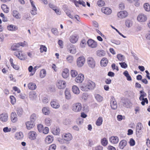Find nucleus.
<instances>
[{
	"instance_id": "f257e3e1",
	"label": "nucleus",
	"mask_w": 150,
	"mask_h": 150,
	"mask_svg": "<svg viewBox=\"0 0 150 150\" xmlns=\"http://www.w3.org/2000/svg\"><path fill=\"white\" fill-rule=\"evenodd\" d=\"M95 83L90 80H88L81 86V89L83 91H88L93 89L95 87Z\"/></svg>"
},
{
	"instance_id": "f03ea898",
	"label": "nucleus",
	"mask_w": 150,
	"mask_h": 150,
	"mask_svg": "<svg viewBox=\"0 0 150 150\" xmlns=\"http://www.w3.org/2000/svg\"><path fill=\"white\" fill-rule=\"evenodd\" d=\"M14 54L17 58L21 60H24L27 58L26 54L21 50L15 52Z\"/></svg>"
},
{
	"instance_id": "7ed1b4c3",
	"label": "nucleus",
	"mask_w": 150,
	"mask_h": 150,
	"mask_svg": "<svg viewBox=\"0 0 150 150\" xmlns=\"http://www.w3.org/2000/svg\"><path fill=\"white\" fill-rule=\"evenodd\" d=\"M71 108L72 110L74 112H80L82 109V105L80 103H75L73 105Z\"/></svg>"
},
{
	"instance_id": "20e7f679",
	"label": "nucleus",
	"mask_w": 150,
	"mask_h": 150,
	"mask_svg": "<svg viewBox=\"0 0 150 150\" xmlns=\"http://www.w3.org/2000/svg\"><path fill=\"white\" fill-rule=\"evenodd\" d=\"M87 44L88 46L92 48H96L98 46L97 42L91 39H89L88 40Z\"/></svg>"
},
{
	"instance_id": "39448f33",
	"label": "nucleus",
	"mask_w": 150,
	"mask_h": 150,
	"mask_svg": "<svg viewBox=\"0 0 150 150\" xmlns=\"http://www.w3.org/2000/svg\"><path fill=\"white\" fill-rule=\"evenodd\" d=\"M29 139L31 140H34L36 139L37 136V133L34 131H30L28 134Z\"/></svg>"
},
{
	"instance_id": "423d86ee",
	"label": "nucleus",
	"mask_w": 150,
	"mask_h": 150,
	"mask_svg": "<svg viewBox=\"0 0 150 150\" xmlns=\"http://www.w3.org/2000/svg\"><path fill=\"white\" fill-rule=\"evenodd\" d=\"M26 128L28 130H30L33 128L35 126V122L32 121H29L25 123Z\"/></svg>"
},
{
	"instance_id": "0eeeda50",
	"label": "nucleus",
	"mask_w": 150,
	"mask_h": 150,
	"mask_svg": "<svg viewBox=\"0 0 150 150\" xmlns=\"http://www.w3.org/2000/svg\"><path fill=\"white\" fill-rule=\"evenodd\" d=\"M57 86L59 89L65 88L66 86V83L64 81L60 80L57 83Z\"/></svg>"
},
{
	"instance_id": "6e6552de",
	"label": "nucleus",
	"mask_w": 150,
	"mask_h": 150,
	"mask_svg": "<svg viewBox=\"0 0 150 150\" xmlns=\"http://www.w3.org/2000/svg\"><path fill=\"white\" fill-rule=\"evenodd\" d=\"M85 62V59L84 57L81 56L79 57L77 60V64L79 67L82 66Z\"/></svg>"
},
{
	"instance_id": "1a4fd4ad",
	"label": "nucleus",
	"mask_w": 150,
	"mask_h": 150,
	"mask_svg": "<svg viewBox=\"0 0 150 150\" xmlns=\"http://www.w3.org/2000/svg\"><path fill=\"white\" fill-rule=\"evenodd\" d=\"M62 137L65 141L67 142L70 141L72 139V136L69 133L63 134L62 136Z\"/></svg>"
},
{
	"instance_id": "9d476101",
	"label": "nucleus",
	"mask_w": 150,
	"mask_h": 150,
	"mask_svg": "<svg viewBox=\"0 0 150 150\" xmlns=\"http://www.w3.org/2000/svg\"><path fill=\"white\" fill-rule=\"evenodd\" d=\"M87 63L88 65L91 68H94L96 65L94 59L91 57H89L87 59Z\"/></svg>"
},
{
	"instance_id": "9b49d317",
	"label": "nucleus",
	"mask_w": 150,
	"mask_h": 150,
	"mask_svg": "<svg viewBox=\"0 0 150 150\" xmlns=\"http://www.w3.org/2000/svg\"><path fill=\"white\" fill-rule=\"evenodd\" d=\"M84 79V75L82 74H79L75 79V81L77 83H81L83 81Z\"/></svg>"
},
{
	"instance_id": "f8f14e48",
	"label": "nucleus",
	"mask_w": 150,
	"mask_h": 150,
	"mask_svg": "<svg viewBox=\"0 0 150 150\" xmlns=\"http://www.w3.org/2000/svg\"><path fill=\"white\" fill-rule=\"evenodd\" d=\"M128 15V12L125 11H120L117 14V17L120 19L125 18L127 17Z\"/></svg>"
},
{
	"instance_id": "ddd939ff",
	"label": "nucleus",
	"mask_w": 150,
	"mask_h": 150,
	"mask_svg": "<svg viewBox=\"0 0 150 150\" xmlns=\"http://www.w3.org/2000/svg\"><path fill=\"white\" fill-rule=\"evenodd\" d=\"M147 17L146 16L143 14H139L137 17V20L140 22H144L146 21Z\"/></svg>"
},
{
	"instance_id": "4468645a",
	"label": "nucleus",
	"mask_w": 150,
	"mask_h": 150,
	"mask_svg": "<svg viewBox=\"0 0 150 150\" xmlns=\"http://www.w3.org/2000/svg\"><path fill=\"white\" fill-rule=\"evenodd\" d=\"M50 103L51 106L53 108L57 109L60 107L59 104L56 100H52L51 101Z\"/></svg>"
},
{
	"instance_id": "2eb2a0df",
	"label": "nucleus",
	"mask_w": 150,
	"mask_h": 150,
	"mask_svg": "<svg viewBox=\"0 0 150 150\" xmlns=\"http://www.w3.org/2000/svg\"><path fill=\"white\" fill-rule=\"evenodd\" d=\"M69 70L67 68H64L62 69V75L64 79L67 78L69 76Z\"/></svg>"
},
{
	"instance_id": "dca6fc26",
	"label": "nucleus",
	"mask_w": 150,
	"mask_h": 150,
	"mask_svg": "<svg viewBox=\"0 0 150 150\" xmlns=\"http://www.w3.org/2000/svg\"><path fill=\"white\" fill-rule=\"evenodd\" d=\"M102 12L106 15H109L112 13V10L109 7H103L101 9Z\"/></svg>"
},
{
	"instance_id": "f3484780",
	"label": "nucleus",
	"mask_w": 150,
	"mask_h": 150,
	"mask_svg": "<svg viewBox=\"0 0 150 150\" xmlns=\"http://www.w3.org/2000/svg\"><path fill=\"white\" fill-rule=\"evenodd\" d=\"M110 106L113 109H115L117 107V105L115 99L113 97L111 98L110 101Z\"/></svg>"
},
{
	"instance_id": "a211bd4d",
	"label": "nucleus",
	"mask_w": 150,
	"mask_h": 150,
	"mask_svg": "<svg viewBox=\"0 0 150 150\" xmlns=\"http://www.w3.org/2000/svg\"><path fill=\"white\" fill-rule=\"evenodd\" d=\"M38 67L36 66L35 67L33 68L32 66H30L28 68V71L31 72L30 74V76H32L35 73Z\"/></svg>"
},
{
	"instance_id": "6ab92c4d",
	"label": "nucleus",
	"mask_w": 150,
	"mask_h": 150,
	"mask_svg": "<svg viewBox=\"0 0 150 150\" xmlns=\"http://www.w3.org/2000/svg\"><path fill=\"white\" fill-rule=\"evenodd\" d=\"M10 118L11 121L13 123H15L17 122L18 119L17 115L15 112H12L11 114Z\"/></svg>"
},
{
	"instance_id": "aec40b11",
	"label": "nucleus",
	"mask_w": 150,
	"mask_h": 150,
	"mask_svg": "<svg viewBox=\"0 0 150 150\" xmlns=\"http://www.w3.org/2000/svg\"><path fill=\"white\" fill-rule=\"evenodd\" d=\"M8 119V115L7 113H2L0 115V120L2 122H6Z\"/></svg>"
},
{
	"instance_id": "412c9836",
	"label": "nucleus",
	"mask_w": 150,
	"mask_h": 150,
	"mask_svg": "<svg viewBox=\"0 0 150 150\" xmlns=\"http://www.w3.org/2000/svg\"><path fill=\"white\" fill-rule=\"evenodd\" d=\"M119 140L118 137L116 136H111L109 139L110 142L113 144H116L118 143Z\"/></svg>"
},
{
	"instance_id": "4be33fe9",
	"label": "nucleus",
	"mask_w": 150,
	"mask_h": 150,
	"mask_svg": "<svg viewBox=\"0 0 150 150\" xmlns=\"http://www.w3.org/2000/svg\"><path fill=\"white\" fill-rule=\"evenodd\" d=\"M127 141L124 139L121 141L119 144V147L121 149H123L127 145Z\"/></svg>"
},
{
	"instance_id": "5701e85b",
	"label": "nucleus",
	"mask_w": 150,
	"mask_h": 150,
	"mask_svg": "<svg viewBox=\"0 0 150 150\" xmlns=\"http://www.w3.org/2000/svg\"><path fill=\"white\" fill-rule=\"evenodd\" d=\"M30 2L31 4L32 9L31 11V13L33 15H35L37 14V9L34 5V2L32 0H30Z\"/></svg>"
},
{
	"instance_id": "b1692460",
	"label": "nucleus",
	"mask_w": 150,
	"mask_h": 150,
	"mask_svg": "<svg viewBox=\"0 0 150 150\" xmlns=\"http://www.w3.org/2000/svg\"><path fill=\"white\" fill-rule=\"evenodd\" d=\"M68 50L70 53L74 54L76 52V48L75 46L72 45H71L68 46Z\"/></svg>"
},
{
	"instance_id": "393cba45",
	"label": "nucleus",
	"mask_w": 150,
	"mask_h": 150,
	"mask_svg": "<svg viewBox=\"0 0 150 150\" xmlns=\"http://www.w3.org/2000/svg\"><path fill=\"white\" fill-rule=\"evenodd\" d=\"M108 63V60L107 58H103L100 62V64L101 66L103 67H106Z\"/></svg>"
},
{
	"instance_id": "a878e982",
	"label": "nucleus",
	"mask_w": 150,
	"mask_h": 150,
	"mask_svg": "<svg viewBox=\"0 0 150 150\" xmlns=\"http://www.w3.org/2000/svg\"><path fill=\"white\" fill-rule=\"evenodd\" d=\"M7 28L9 31H13L17 30L18 27L16 25H10L7 26Z\"/></svg>"
},
{
	"instance_id": "bb28decb",
	"label": "nucleus",
	"mask_w": 150,
	"mask_h": 150,
	"mask_svg": "<svg viewBox=\"0 0 150 150\" xmlns=\"http://www.w3.org/2000/svg\"><path fill=\"white\" fill-rule=\"evenodd\" d=\"M54 139L53 137L51 135L47 136L45 139V142L47 144H50L52 142Z\"/></svg>"
},
{
	"instance_id": "cd10ccee",
	"label": "nucleus",
	"mask_w": 150,
	"mask_h": 150,
	"mask_svg": "<svg viewBox=\"0 0 150 150\" xmlns=\"http://www.w3.org/2000/svg\"><path fill=\"white\" fill-rule=\"evenodd\" d=\"M28 87L30 90H35L37 88L35 84L32 82L29 83L28 85Z\"/></svg>"
},
{
	"instance_id": "c85d7f7f",
	"label": "nucleus",
	"mask_w": 150,
	"mask_h": 150,
	"mask_svg": "<svg viewBox=\"0 0 150 150\" xmlns=\"http://www.w3.org/2000/svg\"><path fill=\"white\" fill-rule=\"evenodd\" d=\"M43 113L45 115H48L50 113L49 108L48 107H44L42 110Z\"/></svg>"
},
{
	"instance_id": "c756f323",
	"label": "nucleus",
	"mask_w": 150,
	"mask_h": 150,
	"mask_svg": "<svg viewBox=\"0 0 150 150\" xmlns=\"http://www.w3.org/2000/svg\"><path fill=\"white\" fill-rule=\"evenodd\" d=\"M12 14L13 17L16 18L18 19L21 18L20 14L16 10H14L13 11Z\"/></svg>"
},
{
	"instance_id": "7c9ffc66",
	"label": "nucleus",
	"mask_w": 150,
	"mask_h": 150,
	"mask_svg": "<svg viewBox=\"0 0 150 150\" xmlns=\"http://www.w3.org/2000/svg\"><path fill=\"white\" fill-rule=\"evenodd\" d=\"M72 92L75 94H78L80 93V90L78 87L76 85L72 86Z\"/></svg>"
},
{
	"instance_id": "2f4dec72",
	"label": "nucleus",
	"mask_w": 150,
	"mask_h": 150,
	"mask_svg": "<svg viewBox=\"0 0 150 150\" xmlns=\"http://www.w3.org/2000/svg\"><path fill=\"white\" fill-rule=\"evenodd\" d=\"M70 42L72 43H76L78 40V38L76 36L72 35L69 38Z\"/></svg>"
},
{
	"instance_id": "473e14b6",
	"label": "nucleus",
	"mask_w": 150,
	"mask_h": 150,
	"mask_svg": "<svg viewBox=\"0 0 150 150\" xmlns=\"http://www.w3.org/2000/svg\"><path fill=\"white\" fill-rule=\"evenodd\" d=\"M15 138L16 139L19 140L22 139L23 137V133L21 132L16 133L15 135Z\"/></svg>"
},
{
	"instance_id": "72a5a7b5",
	"label": "nucleus",
	"mask_w": 150,
	"mask_h": 150,
	"mask_svg": "<svg viewBox=\"0 0 150 150\" xmlns=\"http://www.w3.org/2000/svg\"><path fill=\"white\" fill-rule=\"evenodd\" d=\"M1 8L4 13H7L9 12V8L6 4H2L1 6Z\"/></svg>"
},
{
	"instance_id": "f704fd0d",
	"label": "nucleus",
	"mask_w": 150,
	"mask_h": 150,
	"mask_svg": "<svg viewBox=\"0 0 150 150\" xmlns=\"http://www.w3.org/2000/svg\"><path fill=\"white\" fill-rule=\"evenodd\" d=\"M60 131V129L59 128L56 127L52 129V133L54 134L57 135L59 134Z\"/></svg>"
},
{
	"instance_id": "c9c22d12",
	"label": "nucleus",
	"mask_w": 150,
	"mask_h": 150,
	"mask_svg": "<svg viewBox=\"0 0 150 150\" xmlns=\"http://www.w3.org/2000/svg\"><path fill=\"white\" fill-rule=\"evenodd\" d=\"M19 47V45L18 43H14L11 45V49L13 51H16L18 49Z\"/></svg>"
},
{
	"instance_id": "e433bc0d",
	"label": "nucleus",
	"mask_w": 150,
	"mask_h": 150,
	"mask_svg": "<svg viewBox=\"0 0 150 150\" xmlns=\"http://www.w3.org/2000/svg\"><path fill=\"white\" fill-rule=\"evenodd\" d=\"M142 125L141 123H138L136 127V132H138V133H139L140 131L142 130Z\"/></svg>"
},
{
	"instance_id": "4c0bfd02",
	"label": "nucleus",
	"mask_w": 150,
	"mask_h": 150,
	"mask_svg": "<svg viewBox=\"0 0 150 150\" xmlns=\"http://www.w3.org/2000/svg\"><path fill=\"white\" fill-rule=\"evenodd\" d=\"M97 55L99 57L104 56L105 53L103 50H99L96 52Z\"/></svg>"
},
{
	"instance_id": "58836bf2",
	"label": "nucleus",
	"mask_w": 150,
	"mask_h": 150,
	"mask_svg": "<svg viewBox=\"0 0 150 150\" xmlns=\"http://www.w3.org/2000/svg\"><path fill=\"white\" fill-rule=\"evenodd\" d=\"M65 97L67 99H69L71 98V95L69 91L66 89L65 91Z\"/></svg>"
},
{
	"instance_id": "ea45409f",
	"label": "nucleus",
	"mask_w": 150,
	"mask_h": 150,
	"mask_svg": "<svg viewBox=\"0 0 150 150\" xmlns=\"http://www.w3.org/2000/svg\"><path fill=\"white\" fill-rule=\"evenodd\" d=\"M46 75V71L45 69H42L40 72V76L41 78H44Z\"/></svg>"
},
{
	"instance_id": "a19ab883",
	"label": "nucleus",
	"mask_w": 150,
	"mask_h": 150,
	"mask_svg": "<svg viewBox=\"0 0 150 150\" xmlns=\"http://www.w3.org/2000/svg\"><path fill=\"white\" fill-rule=\"evenodd\" d=\"M95 97L97 101L99 102H100L103 100V97L99 94H96L95 96Z\"/></svg>"
},
{
	"instance_id": "79ce46f5",
	"label": "nucleus",
	"mask_w": 150,
	"mask_h": 150,
	"mask_svg": "<svg viewBox=\"0 0 150 150\" xmlns=\"http://www.w3.org/2000/svg\"><path fill=\"white\" fill-rule=\"evenodd\" d=\"M103 122V119L102 117H99L96 122V125L97 126H100L101 125Z\"/></svg>"
},
{
	"instance_id": "37998d69",
	"label": "nucleus",
	"mask_w": 150,
	"mask_h": 150,
	"mask_svg": "<svg viewBox=\"0 0 150 150\" xmlns=\"http://www.w3.org/2000/svg\"><path fill=\"white\" fill-rule=\"evenodd\" d=\"M40 46V50L41 53L46 52L47 51V48L45 45H41Z\"/></svg>"
},
{
	"instance_id": "c03bdc74",
	"label": "nucleus",
	"mask_w": 150,
	"mask_h": 150,
	"mask_svg": "<svg viewBox=\"0 0 150 150\" xmlns=\"http://www.w3.org/2000/svg\"><path fill=\"white\" fill-rule=\"evenodd\" d=\"M117 57L120 61H123L125 60V57L122 54H119L117 55Z\"/></svg>"
},
{
	"instance_id": "a18cd8bd",
	"label": "nucleus",
	"mask_w": 150,
	"mask_h": 150,
	"mask_svg": "<svg viewBox=\"0 0 150 150\" xmlns=\"http://www.w3.org/2000/svg\"><path fill=\"white\" fill-rule=\"evenodd\" d=\"M70 74L72 77H75L78 75V72L75 70H71L70 71Z\"/></svg>"
},
{
	"instance_id": "49530a36",
	"label": "nucleus",
	"mask_w": 150,
	"mask_h": 150,
	"mask_svg": "<svg viewBox=\"0 0 150 150\" xmlns=\"http://www.w3.org/2000/svg\"><path fill=\"white\" fill-rule=\"evenodd\" d=\"M124 75L127 77V80L129 81L132 80V78L127 71H125L123 73Z\"/></svg>"
},
{
	"instance_id": "de8ad7c7",
	"label": "nucleus",
	"mask_w": 150,
	"mask_h": 150,
	"mask_svg": "<svg viewBox=\"0 0 150 150\" xmlns=\"http://www.w3.org/2000/svg\"><path fill=\"white\" fill-rule=\"evenodd\" d=\"M51 120L50 118L47 117L45 119V123L46 125L49 126L51 124Z\"/></svg>"
},
{
	"instance_id": "09e8293b",
	"label": "nucleus",
	"mask_w": 150,
	"mask_h": 150,
	"mask_svg": "<svg viewBox=\"0 0 150 150\" xmlns=\"http://www.w3.org/2000/svg\"><path fill=\"white\" fill-rule=\"evenodd\" d=\"M16 112L18 116H21L23 114V111L22 108H19L17 109Z\"/></svg>"
},
{
	"instance_id": "8fccbe9b",
	"label": "nucleus",
	"mask_w": 150,
	"mask_h": 150,
	"mask_svg": "<svg viewBox=\"0 0 150 150\" xmlns=\"http://www.w3.org/2000/svg\"><path fill=\"white\" fill-rule=\"evenodd\" d=\"M101 143L103 146H105L108 144V141L106 138H104L101 139Z\"/></svg>"
},
{
	"instance_id": "3c124183",
	"label": "nucleus",
	"mask_w": 150,
	"mask_h": 150,
	"mask_svg": "<svg viewBox=\"0 0 150 150\" xmlns=\"http://www.w3.org/2000/svg\"><path fill=\"white\" fill-rule=\"evenodd\" d=\"M144 7L146 11H150V6L149 4L147 3L145 4L144 5Z\"/></svg>"
},
{
	"instance_id": "603ef678",
	"label": "nucleus",
	"mask_w": 150,
	"mask_h": 150,
	"mask_svg": "<svg viewBox=\"0 0 150 150\" xmlns=\"http://www.w3.org/2000/svg\"><path fill=\"white\" fill-rule=\"evenodd\" d=\"M97 4L99 6L102 7L104 6L105 2L103 0H100L97 1Z\"/></svg>"
},
{
	"instance_id": "864d4df0",
	"label": "nucleus",
	"mask_w": 150,
	"mask_h": 150,
	"mask_svg": "<svg viewBox=\"0 0 150 150\" xmlns=\"http://www.w3.org/2000/svg\"><path fill=\"white\" fill-rule=\"evenodd\" d=\"M37 119V116L36 114L33 113L31 115L30 118V121H32L35 122Z\"/></svg>"
},
{
	"instance_id": "5fc2aeb1",
	"label": "nucleus",
	"mask_w": 150,
	"mask_h": 150,
	"mask_svg": "<svg viewBox=\"0 0 150 150\" xmlns=\"http://www.w3.org/2000/svg\"><path fill=\"white\" fill-rule=\"evenodd\" d=\"M36 97V93L35 92H32L30 93L29 94L30 98L33 99L35 98Z\"/></svg>"
},
{
	"instance_id": "6e6d98bb",
	"label": "nucleus",
	"mask_w": 150,
	"mask_h": 150,
	"mask_svg": "<svg viewBox=\"0 0 150 150\" xmlns=\"http://www.w3.org/2000/svg\"><path fill=\"white\" fill-rule=\"evenodd\" d=\"M11 99V103L13 105L15 104L16 101V98L13 96H11L10 97Z\"/></svg>"
},
{
	"instance_id": "4d7b16f0",
	"label": "nucleus",
	"mask_w": 150,
	"mask_h": 150,
	"mask_svg": "<svg viewBox=\"0 0 150 150\" xmlns=\"http://www.w3.org/2000/svg\"><path fill=\"white\" fill-rule=\"evenodd\" d=\"M140 93L141 94V95L139 98V100H141V99L144 98V97L146 96V94L143 91H140Z\"/></svg>"
},
{
	"instance_id": "13d9d810",
	"label": "nucleus",
	"mask_w": 150,
	"mask_h": 150,
	"mask_svg": "<svg viewBox=\"0 0 150 150\" xmlns=\"http://www.w3.org/2000/svg\"><path fill=\"white\" fill-rule=\"evenodd\" d=\"M140 100L142 101L141 102V104L142 105H144L145 103H146L147 104L148 103V100L146 98L141 99V100Z\"/></svg>"
},
{
	"instance_id": "bf43d9fd",
	"label": "nucleus",
	"mask_w": 150,
	"mask_h": 150,
	"mask_svg": "<svg viewBox=\"0 0 150 150\" xmlns=\"http://www.w3.org/2000/svg\"><path fill=\"white\" fill-rule=\"evenodd\" d=\"M37 128L39 132H41L44 128L42 124H40L38 125Z\"/></svg>"
},
{
	"instance_id": "052dcab7",
	"label": "nucleus",
	"mask_w": 150,
	"mask_h": 150,
	"mask_svg": "<svg viewBox=\"0 0 150 150\" xmlns=\"http://www.w3.org/2000/svg\"><path fill=\"white\" fill-rule=\"evenodd\" d=\"M67 60L69 63H71L73 61V57L72 56L69 55L67 57Z\"/></svg>"
},
{
	"instance_id": "680f3d73",
	"label": "nucleus",
	"mask_w": 150,
	"mask_h": 150,
	"mask_svg": "<svg viewBox=\"0 0 150 150\" xmlns=\"http://www.w3.org/2000/svg\"><path fill=\"white\" fill-rule=\"evenodd\" d=\"M129 143L130 146H133L135 145V142L133 139L131 138L130 139Z\"/></svg>"
},
{
	"instance_id": "e2e57ef3",
	"label": "nucleus",
	"mask_w": 150,
	"mask_h": 150,
	"mask_svg": "<svg viewBox=\"0 0 150 150\" xmlns=\"http://www.w3.org/2000/svg\"><path fill=\"white\" fill-rule=\"evenodd\" d=\"M119 64L120 65L121 67L122 68L125 69L127 67V64L125 62H120Z\"/></svg>"
},
{
	"instance_id": "0e129e2a",
	"label": "nucleus",
	"mask_w": 150,
	"mask_h": 150,
	"mask_svg": "<svg viewBox=\"0 0 150 150\" xmlns=\"http://www.w3.org/2000/svg\"><path fill=\"white\" fill-rule=\"evenodd\" d=\"M49 132V129L48 127H45L43 128L42 132L44 134H46L48 133Z\"/></svg>"
},
{
	"instance_id": "69168bd1",
	"label": "nucleus",
	"mask_w": 150,
	"mask_h": 150,
	"mask_svg": "<svg viewBox=\"0 0 150 150\" xmlns=\"http://www.w3.org/2000/svg\"><path fill=\"white\" fill-rule=\"evenodd\" d=\"M56 148V145L55 144H53L50 146L49 147V150H55Z\"/></svg>"
},
{
	"instance_id": "338daca9",
	"label": "nucleus",
	"mask_w": 150,
	"mask_h": 150,
	"mask_svg": "<svg viewBox=\"0 0 150 150\" xmlns=\"http://www.w3.org/2000/svg\"><path fill=\"white\" fill-rule=\"evenodd\" d=\"M125 24L126 26L129 27L130 26L132 25V23L131 21L129 20H127L125 21Z\"/></svg>"
},
{
	"instance_id": "774afa93",
	"label": "nucleus",
	"mask_w": 150,
	"mask_h": 150,
	"mask_svg": "<svg viewBox=\"0 0 150 150\" xmlns=\"http://www.w3.org/2000/svg\"><path fill=\"white\" fill-rule=\"evenodd\" d=\"M11 128H8V127H5L3 128V131L5 132H9L11 131Z\"/></svg>"
}]
</instances>
